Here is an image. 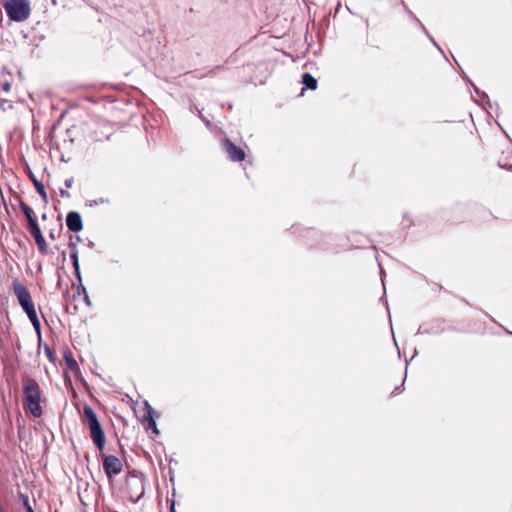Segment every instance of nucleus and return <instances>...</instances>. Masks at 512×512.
I'll list each match as a JSON object with an SVG mask.
<instances>
[{"instance_id": "f257e3e1", "label": "nucleus", "mask_w": 512, "mask_h": 512, "mask_svg": "<svg viewBox=\"0 0 512 512\" xmlns=\"http://www.w3.org/2000/svg\"><path fill=\"white\" fill-rule=\"evenodd\" d=\"M42 392L38 382L25 375L22 377V402L24 409L29 411L34 418H40L43 415L41 406Z\"/></svg>"}, {"instance_id": "f03ea898", "label": "nucleus", "mask_w": 512, "mask_h": 512, "mask_svg": "<svg viewBox=\"0 0 512 512\" xmlns=\"http://www.w3.org/2000/svg\"><path fill=\"white\" fill-rule=\"evenodd\" d=\"M218 133H215V137L218 139L220 150L225 157L231 162L244 161L246 158L245 150L232 141L222 128H218Z\"/></svg>"}, {"instance_id": "7ed1b4c3", "label": "nucleus", "mask_w": 512, "mask_h": 512, "mask_svg": "<svg viewBox=\"0 0 512 512\" xmlns=\"http://www.w3.org/2000/svg\"><path fill=\"white\" fill-rule=\"evenodd\" d=\"M3 7L9 20L14 22L27 20L31 13L29 0H6Z\"/></svg>"}, {"instance_id": "20e7f679", "label": "nucleus", "mask_w": 512, "mask_h": 512, "mask_svg": "<svg viewBox=\"0 0 512 512\" xmlns=\"http://www.w3.org/2000/svg\"><path fill=\"white\" fill-rule=\"evenodd\" d=\"M144 413L140 418V423L143 426L144 430L148 433H151V438H155L160 435V430L157 426V418H159V413L151 406L148 400L143 401Z\"/></svg>"}, {"instance_id": "39448f33", "label": "nucleus", "mask_w": 512, "mask_h": 512, "mask_svg": "<svg viewBox=\"0 0 512 512\" xmlns=\"http://www.w3.org/2000/svg\"><path fill=\"white\" fill-rule=\"evenodd\" d=\"M103 470L106 477L112 480L115 476L122 472L123 465L120 459L112 454L103 455Z\"/></svg>"}, {"instance_id": "423d86ee", "label": "nucleus", "mask_w": 512, "mask_h": 512, "mask_svg": "<svg viewBox=\"0 0 512 512\" xmlns=\"http://www.w3.org/2000/svg\"><path fill=\"white\" fill-rule=\"evenodd\" d=\"M126 488L129 500L136 504L145 495L144 479L126 480Z\"/></svg>"}, {"instance_id": "0eeeda50", "label": "nucleus", "mask_w": 512, "mask_h": 512, "mask_svg": "<svg viewBox=\"0 0 512 512\" xmlns=\"http://www.w3.org/2000/svg\"><path fill=\"white\" fill-rule=\"evenodd\" d=\"M14 293L17 297L20 307L25 312L27 317L37 313L34 301L30 294V290H14Z\"/></svg>"}, {"instance_id": "6e6552de", "label": "nucleus", "mask_w": 512, "mask_h": 512, "mask_svg": "<svg viewBox=\"0 0 512 512\" xmlns=\"http://www.w3.org/2000/svg\"><path fill=\"white\" fill-rule=\"evenodd\" d=\"M66 226L67 229L72 233H79L83 230L82 216L78 211H69L66 214Z\"/></svg>"}, {"instance_id": "1a4fd4ad", "label": "nucleus", "mask_w": 512, "mask_h": 512, "mask_svg": "<svg viewBox=\"0 0 512 512\" xmlns=\"http://www.w3.org/2000/svg\"><path fill=\"white\" fill-rule=\"evenodd\" d=\"M89 430L93 444L98 450L102 451L106 444V435L102 425L99 424L97 426L91 427Z\"/></svg>"}, {"instance_id": "9d476101", "label": "nucleus", "mask_w": 512, "mask_h": 512, "mask_svg": "<svg viewBox=\"0 0 512 512\" xmlns=\"http://www.w3.org/2000/svg\"><path fill=\"white\" fill-rule=\"evenodd\" d=\"M82 422L87 424L89 428L101 424L96 412L87 403L83 406Z\"/></svg>"}, {"instance_id": "9b49d317", "label": "nucleus", "mask_w": 512, "mask_h": 512, "mask_svg": "<svg viewBox=\"0 0 512 512\" xmlns=\"http://www.w3.org/2000/svg\"><path fill=\"white\" fill-rule=\"evenodd\" d=\"M403 9L408 15V17L415 22V24L418 26V28L427 36V38L433 43L437 49L441 51V48L438 46V44L435 42L433 37L429 34L425 26L422 24V22L417 18V16L407 7V5L402 1Z\"/></svg>"}, {"instance_id": "f8f14e48", "label": "nucleus", "mask_w": 512, "mask_h": 512, "mask_svg": "<svg viewBox=\"0 0 512 512\" xmlns=\"http://www.w3.org/2000/svg\"><path fill=\"white\" fill-rule=\"evenodd\" d=\"M88 290H63L64 298L72 297L73 300H83V302L90 307L91 300L88 295Z\"/></svg>"}, {"instance_id": "ddd939ff", "label": "nucleus", "mask_w": 512, "mask_h": 512, "mask_svg": "<svg viewBox=\"0 0 512 512\" xmlns=\"http://www.w3.org/2000/svg\"><path fill=\"white\" fill-rule=\"evenodd\" d=\"M63 359L65 362V366L69 371L73 372L75 370H78L79 364L74 358V355L69 348L63 351Z\"/></svg>"}, {"instance_id": "4468645a", "label": "nucleus", "mask_w": 512, "mask_h": 512, "mask_svg": "<svg viewBox=\"0 0 512 512\" xmlns=\"http://www.w3.org/2000/svg\"><path fill=\"white\" fill-rule=\"evenodd\" d=\"M18 205L20 210L25 215L27 223H31V221H37V217L33 209L20 197L18 198Z\"/></svg>"}, {"instance_id": "2eb2a0df", "label": "nucleus", "mask_w": 512, "mask_h": 512, "mask_svg": "<svg viewBox=\"0 0 512 512\" xmlns=\"http://www.w3.org/2000/svg\"><path fill=\"white\" fill-rule=\"evenodd\" d=\"M317 79L310 73L305 72L302 74V84L304 87L302 88L301 95L303 94L305 89L315 90L317 88Z\"/></svg>"}, {"instance_id": "dca6fc26", "label": "nucleus", "mask_w": 512, "mask_h": 512, "mask_svg": "<svg viewBox=\"0 0 512 512\" xmlns=\"http://www.w3.org/2000/svg\"><path fill=\"white\" fill-rule=\"evenodd\" d=\"M26 228L28 229L34 240L38 237L43 236L41 228L38 224V220L31 221V223H27Z\"/></svg>"}, {"instance_id": "f3484780", "label": "nucleus", "mask_w": 512, "mask_h": 512, "mask_svg": "<svg viewBox=\"0 0 512 512\" xmlns=\"http://www.w3.org/2000/svg\"><path fill=\"white\" fill-rule=\"evenodd\" d=\"M33 185L35 187L36 192L41 197V199L45 203H47L48 202V196H47V192H46L44 183L41 180H38V181H34Z\"/></svg>"}, {"instance_id": "a211bd4d", "label": "nucleus", "mask_w": 512, "mask_h": 512, "mask_svg": "<svg viewBox=\"0 0 512 512\" xmlns=\"http://www.w3.org/2000/svg\"><path fill=\"white\" fill-rule=\"evenodd\" d=\"M198 117L201 119V121L205 124V126L215 135V133H218V126L213 125L211 120L203 115L201 111H198Z\"/></svg>"}, {"instance_id": "6ab92c4d", "label": "nucleus", "mask_w": 512, "mask_h": 512, "mask_svg": "<svg viewBox=\"0 0 512 512\" xmlns=\"http://www.w3.org/2000/svg\"><path fill=\"white\" fill-rule=\"evenodd\" d=\"M69 250H70V261H71V265L73 268H78V265L79 264V256H78V249L77 247L73 245H69Z\"/></svg>"}, {"instance_id": "aec40b11", "label": "nucleus", "mask_w": 512, "mask_h": 512, "mask_svg": "<svg viewBox=\"0 0 512 512\" xmlns=\"http://www.w3.org/2000/svg\"><path fill=\"white\" fill-rule=\"evenodd\" d=\"M28 319L34 328L37 337H40V335H42V330H41V323H40L37 313L28 316Z\"/></svg>"}, {"instance_id": "412c9836", "label": "nucleus", "mask_w": 512, "mask_h": 512, "mask_svg": "<svg viewBox=\"0 0 512 512\" xmlns=\"http://www.w3.org/2000/svg\"><path fill=\"white\" fill-rule=\"evenodd\" d=\"M35 243L38 247V251L40 254H42V255L48 254V245H47V242H46L44 236L36 238Z\"/></svg>"}, {"instance_id": "4be33fe9", "label": "nucleus", "mask_w": 512, "mask_h": 512, "mask_svg": "<svg viewBox=\"0 0 512 512\" xmlns=\"http://www.w3.org/2000/svg\"><path fill=\"white\" fill-rule=\"evenodd\" d=\"M44 353H45L47 359L49 360V362H51V363L56 362L57 356H56L55 352L52 350V348L47 343H44Z\"/></svg>"}, {"instance_id": "5701e85b", "label": "nucleus", "mask_w": 512, "mask_h": 512, "mask_svg": "<svg viewBox=\"0 0 512 512\" xmlns=\"http://www.w3.org/2000/svg\"><path fill=\"white\" fill-rule=\"evenodd\" d=\"M171 495H172V498H168L167 497V504H168V508H169V512H177L176 510V500H175V496H176V489L173 488L171 490Z\"/></svg>"}, {"instance_id": "b1692460", "label": "nucleus", "mask_w": 512, "mask_h": 512, "mask_svg": "<svg viewBox=\"0 0 512 512\" xmlns=\"http://www.w3.org/2000/svg\"><path fill=\"white\" fill-rule=\"evenodd\" d=\"M23 162H24V171H25L26 175L28 176V178L30 179V181L32 183H34V181H38L37 177L33 173V171L31 169V167L29 166L28 162L25 159H23Z\"/></svg>"}, {"instance_id": "393cba45", "label": "nucleus", "mask_w": 512, "mask_h": 512, "mask_svg": "<svg viewBox=\"0 0 512 512\" xmlns=\"http://www.w3.org/2000/svg\"><path fill=\"white\" fill-rule=\"evenodd\" d=\"M110 203V200L108 198L100 197L98 199L89 200L86 202V206L93 207L100 204H108Z\"/></svg>"}, {"instance_id": "a878e982", "label": "nucleus", "mask_w": 512, "mask_h": 512, "mask_svg": "<svg viewBox=\"0 0 512 512\" xmlns=\"http://www.w3.org/2000/svg\"><path fill=\"white\" fill-rule=\"evenodd\" d=\"M72 373H73V375H74L75 380H76L78 383H80V384H81V385H83V386H88V384H87V382H86L85 378H84V377H83V375H82V372H81L80 367L78 368V370H75V371H73Z\"/></svg>"}, {"instance_id": "bb28decb", "label": "nucleus", "mask_w": 512, "mask_h": 512, "mask_svg": "<svg viewBox=\"0 0 512 512\" xmlns=\"http://www.w3.org/2000/svg\"><path fill=\"white\" fill-rule=\"evenodd\" d=\"M19 499L23 505L24 510H28V509L32 508L27 494L19 493Z\"/></svg>"}, {"instance_id": "cd10ccee", "label": "nucleus", "mask_w": 512, "mask_h": 512, "mask_svg": "<svg viewBox=\"0 0 512 512\" xmlns=\"http://www.w3.org/2000/svg\"><path fill=\"white\" fill-rule=\"evenodd\" d=\"M144 479V475L139 470H132L128 472L127 480Z\"/></svg>"}, {"instance_id": "c85d7f7f", "label": "nucleus", "mask_w": 512, "mask_h": 512, "mask_svg": "<svg viewBox=\"0 0 512 512\" xmlns=\"http://www.w3.org/2000/svg\"><path fill=\"white\" fill-rule=\"evenodd\" d=\"M73 273L78 280V284L73 288H85V286L82 284L80 265H78V268H73Z\"/></svg>"}, {"instance_id": "c756f323", "label": "nucleus", "mask_w": 512, "mask_h": 512, "mask_svg": "<svg viewBox=\"0 0 512 512\" xmlns=\"http://www.w3.org/2000/svg\"><path fill=\"white\" fill-rule=\"evenodd\" d=\"M13 108V105L10 101H8L7 99H0V109L5 112L9 109H12Z\"/></svg>"}, {"instance_id": "7c9ffc66", "label": "nucleus", "mask_w": 512, "mask_h": 512, "mask_svg": "<svg viewBox=\"0 0 512 512\" xmlns=\"http://www.w3.org/2000/svg\"><path fill=\"white\" fill-rule=\"evenodd\" d=\"M11 85L12 84L10 80L4 79L3 81H1V88L4 92H9L11 89Z\"/></svg>"}, {"instance_id": "2f4dec72", "label": "nucleus", "mask_w": 512, "mask_h": 512, "mask_svg": "<svg viewBox=\"0 0 512 512\" xmlns=\"http://www.w3.org/2000/svg\"><path fill=\"white\" fill-rule=\"evenodd\" d=\"M80 241H81V237H80V236H78V235L72 236V235H71V236H70V240H69V242H68V246H69V245H73V244H74V246H75V247H77V244H78V242H80Z\"/></svg>"}, {"instance_id": "473e14b6", "label": "nucleus", "mask_w": 512, "mask_h": 512, "mask_svg": "<svg viewBox=\"0 0 512 512\" xmlns=\"http://www.w3.org/2000/svg\"><path fill=\"white\" fill-rule=\"evenodd\" d=\"M402 386H403V384H401L399 386H396L394 388V390L391 392L390 397H393V396H396V395L400 394L403 391Z\"/></svg>"}, {"instance_id": "72a5a7b5", "label": "nucleus", "mask_w": 512, "mask_h": 512, "mask_svg": "<svg viewBox=\"0 0 512 512\" xmlns=\"http://www.w3.org/2000/svg\"><path fill=\"white\" fill-rule=\"evenodd\" d=\"M169 480L173 485L172 489L175 488L174 487L175 474H174V469L171 466L169 467Z\"/></svg>"}, {"instance_id": "f704fd0d", "label": "nucleus", "mask_w": 512, "mask_h": 512, "mask_svg": "<svg viewBox=\"0 0 512 512\" xmlns=\"http://www.w3.org/2000/svg\"><path fill=\"white\" fill-rule=\"evenodd\" d=\"M73 183H74L73 177H69V178L65 179V181H64V185L66 188H71L73 186Z\"/></svg>"}, {"instance_id": "c9c22d12", "label": "nucleus", "mask_w": 512, "mask_h": 512, "mask_svg": "<svg viewBox=\"0 0 512 512\" xmlns=\"http://www.w3.org/2000/svg\"><path fill=\"white\" fill-rule=\"evenodd\" d=\"M60 229H62V225H61V224H60ZM60 232H61V230H59L57 233H55L53 230H51V231L49 232V237H50L52 240H54V239H56L57 237H59V236H60Z\"/></svg>"}, {"instance_id": "e433bc0d", "label": "nucleus", "mask_w": 512, "mask_h": 512, "mask_svg": "<svg viewBox=\"0 0 512 512\" xmlns=\"http://www.w3.org/2000/svg\"><path fill=\"white\" fill-rule=\"evenodd\" d=\"M44 341L42 339V335H40V337H37V350H38V353L40 352V349L41 347L43 346L44 347Z\"/></svg>"}, {"instance_id": "4c0bfd02", "label": "nucleus", "mask_w": 512, "mask_h": 512, "mask_svg": "<svg viewBox=\"0 0 512 512\" xmlns=\"http://www.w3.org/2000/svg\"><path fill=\"white\" fill-rule=\"evenodd\" d=\"M473 88H474V91H475L479 96H481V97H483V98L488 99V95H487L485 92L480 91V90H479V88H478V87H476L475 85H473Z\"/></svg>"}, {"instance_id": "58836bf2", "label": "nucleus", "mask_w": 512, "mask_h": 512, "mask_svg": "<svg viewBox=\"0 0 512 512\" xmlns=\"http://www.w3.org/2000/svg\"><path fill=\"white\" fill-rule=\"evenodd\" d=\"M59 193H60V196L63 197V198H69L70 197V193L66 190V189H60L59 190Z\"/></svg>"}, {"instance_id": "ea45409f", "label": "nucleus", "mask_w": 512, "mask_h": 512, "mask_svg": "<svg viewBox=\"0 0 512 512\" xmlns=\"http://www.w3.org/2000/svg\"><path fill=\"white\" fill-rule=\"evenodd\" d=\"M403 225L404 227H410L412 225V220L408 219L406 215H404Z\"/></svg>"}, {"instance_id": "a19ab883", "label": "nucleus", "mask_w": 512, "mask_h": 512, "mask_svg": "<svg viewBox=\"0 0 512 512\" xmlns=\"http://www.w3.org/2000/svg\"><path fill=\"white\" fill-rule=\"evenodd\" d=\"M12 288H26L23 284H21L18 280L13 282Z\"/></svg>"}, {"instance_id": "79ce46f5", "label": "nucleus", "mask_w": 512, "mask_h": 512, "mask_svg": "<svg viewBox=\"0 0 512 512\" xmlns=\"http://www.w3.org/2000/svg\"><path fill=\"white\" fill-rule=\"evenodd\" d=\"M307 234H309V235H311V236L315 237V236H317V235H318V232H317V231H315V230H313V229H308V230H307Z\"/></svg>"}, {"instance_id": "37998d69", "label": "nucleus", "mask_w": 512, "mask_h": 512, "mask_svg": "<svg viewBox=\"0 0 512 512\" xmlns=\"http://www.w3.org/2000/svg\"><path fill=\"white\" fill-rule=\"evenodd\" d=\"M87 246L90 248V249H93L95 247V243L92 241V240H88L87 242Z\"/></svg>"}, {"instance_id": "c03bdc74", "label": "nucleus", "mask_w": 512, "mask_h": 512, "mask_svg": "<svg viewBox=\"0 0 512 512\" xmlns=\"http://www.w3.org/2000/svg\"><path fill=\"white\" fill-rule=\"evenodd\" d=\"M172 463H174L175 465H177V464H178V461L170 457V458H169V467L171 466V464H172Z\"/></svg>"}, {"instance_id": "a18cd8bd", "label": "nucleus", "mask_w": 512, "mask_h": 512, "mask_svg": "<svg viewBox=\"0 0 512 512\" xmlns=\"http://www.w3.org/2000/svg\"><path fill=\"white\" fill-rule=\"evenodd\" d=\"M5 73H6V74H8L10 77L12 76V75H11V73H10L9 71H7V68H6V67H3V69H2V75H4Z\"/></svg>"}, {"instance_id": "49530a36", "label": "nucleus", "mask_w": 512, "mask_h": 512, "mask_svg": "<svg viewBox=\"0 0 512 512\" xmlns=\"http://www.w3.org/2000/svg\"><path fill=\"white\" fill-rule=\"evenodd\" d=\"M119 446H120V452L122 455H125V449L123 447V445L119 442Z\"/></svg>"}, {"instance_id": "de8ad7c7", "label": "nucleus", "mask_w": 512, "mask_h": 512, "mask_svg": "<svg viewBox=\"0 0 512 512\" xmlns=\"http://www.w3.org/2000/svg\"><path fill=\"white\" fill-rule=\"evenodd\" d=\"M243 169H244L246 177L249 179L250 178V173L248 172L246 167H244Z\"/></svg>"}, {"instance_id": "09e8293b", "label": "nucleus", "mask_w": 512, "mask_h": 512, "mask_svg": "<svg viewBox=\"0 0 512 512\" xmlns=\"http://www.w3.org/2000/svg\"><path fill=\"white\" fill-rule=\"evenodd\" d=\"M60 160H61L62 162H67V160L65 159V157H64L63 155L61 156Z\"/></svg>"}, {"instance_id": "8fccbe9b", "label": "nucleus", "mask_w": 512, "mask_h": 512, "mask_svg": "<svg viewBox=\"0 0 512 512\" xmlns=\"http://www.w3.org/2000/svg\"><path fill=\"white\" fill-rule=\"evenodd\" d=\"M0 512H5V510H4V508H3L1 503H0Z\"/></svg>"}, {"instance_id": "3c124183", "label": "nucleus", "mask_w": 512, "mask_h": 512, "mask_svg": "<svg viewBox=\"0 0 512 512\" xmlns=\"http://www.w3.org/2000/svg\"><path fill=\"white\" fill-rule=\"evenodd\" d=\"M25 512H35L33 508H30L28 510H25Z\"/></svg>"}, {"instance_id": "603ef678", "label": "nucleus", "mask_w": 512, "mask_h": 512, "mask_svg": "<svg viewBox=\"0 0 512 512\" xmlns=\"http://www.w3.org/2000/svg\"><path fill=\"white\" fill-rule=\"evenodd\" d=\"M41 218L45 220L47 218V215L44 213Z\"/></svg>"}, {"instance_id": "864d4df0", "label": "nucleus", "mask_w": 512, "mask_h": 512, "mask_svg": "<svg viewBox=\"0 0 512 512\" xmlns=\"http://www.w3.org/2000/svg\"><path fill=\"white\" fill-rule=\"evenodd\" d=\"M66 310L70 312V304H67Z\"/></svg>"}, {"instance_id": "5fc2aeb1", "label": "nucleus", "mask_w": 512, "mask_h": 512, "mask_svg": "<svg viewBox=\"0 0 512 512\" xmlns=\"http://www.w3.org/2000/svg\"><path fill=\"white\" fill-rule=\"evenodd\" d=\"M506 168H507V169H509V170H511V169H512V164L507 165V166H506Z\"/></svg>"}, {"instance_id": "6e6d98bb", "label": "nucleus", "mask_w": 512, "mask_h": 512, "mask_svg": "<svg viewBox=\"0 0 512 512\" xmlns=\"http://www.w3.org/2000/svg\"><path fill=\"white\" fill-rule=\"evenodd\" d=\"M319 247H321V248H327L325 244H319Z\"/></svg>"}, {"instance_id": "4d7b16f0", "label": "nucleus", "mask_w": 512, "mask_h": 512, "mask_svg": "<svg viewBox=\"0 0 512 512\" xmlns=\"http://www.w3.org/2000/svg\"><path fill=\"white\" fill-rule=\"evenodd\" d=\"M259 84H264L265 80H258Z\"/></svg>"}, {"instance_id": "13d9d810", "label": "nucleus", "mask_w": 512, "mask_h": 512, "mask_svg": "<svg viewBox=\"0 0 512 512\" xmlns=\"http://www.w3.org/2000/svg\"><path fill=\"white\" fill-rule=\"evenodd\" d=\"M76 310H77V306L73 305V311L76 312Z\"/></svg>"}, {"instance_id": "bf43d9fd", "label": "nucleus", "mask_w": 512, "mask_h": 512, "mask_svg": "<svg viewBox=\"0 0 512 512\" xmlns=\"http://www.w3.org/2000/svg\"><path fill=\"white\" fill-rule=\"evenodd\" d=\"M381 282H382L383 288H385V283H384L383 279H381Z\"/></svg>"}]
</instances>
